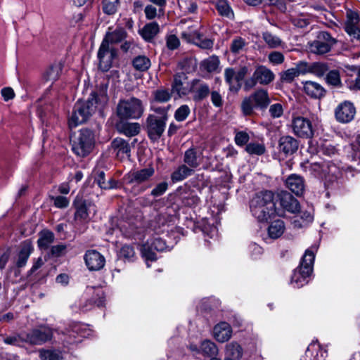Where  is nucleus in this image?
I'll use <instances>...</instances> for the list:
<instances>
[{
  "instance_id": "obj_53",
  "label": "nucleus",
  "mask_w": 360,
  "mask_h": 360,
  "mask_svg": "<svg viewBox=\"0 0 360 360\" xmlns=\"http://www.w3.org/2000/svg\"><path fill=\"white\" fill-rule=\"evenodd\" d=\"M326 81L329 85L334 86H341L340 72L337 70L329 71L326 77Z\"/></svg>"
},
{
  "instance_id": "obj_49",
  "label": "nucleus",
  "mask_w": 360,
  "mask_h": 360,
  "mask_svg": "<svg viewBox=\"0 0 360 360\" xmlns=\"http://www.w3.org/2000/svg\"><path fill=\"white\" fill-rule=\"evenodd\" d=\"M154 101L159 103H166L171 99L172 93L169 89H160L153 91Z\"/></svg>"
},
{
  "instance_id": "obj_39",
  "label": "nucleus",
  "mask_w": 360,
  "mask_h": 360,
  "mask_svg": "<svg viewBox=\"0 0 360 360\" xmlns=\"http://www.w3.org/2000/svg\"><path fill=\"white\" fill-rule=\"evenodd\" d=\"M226 354L231 360H239L243 355V349L237 342H231L226 347Z\"/></svg>"
},
{
  "instance_id": "obj_4",
  "label": "nucleus",
  "mask_w": 360,
  "mask_h": 360,
  "mask_svg": "<svg viewBox=\"0 0 360 360\" xmlns=\"http://www.w3.org/2000/svg\"><path fill=\"white\" fill-rule=\"evenodd\" d=\"M70 143L72 150L75 155L79 157H86L94 147V134L89 129H82L70 136Z\"/></svg>"
},
{
  "instance_id": "obj_29",
  "label": "nucleus",
  "mask_w": 360,
  "mask_h": 360,
  "mask_svg": "<svg viewBox=\"0 0 360 360\" xmlns=\"http://www.w3.org/2000/svg\"><path fill=\"white\" fill-rule=\"evenodd\" d=\"M187 80V76L184 72L176 73L174 76V82L172 85V90L179 96H185L188 94V88L184 86Z\"/></svg>"
},
{
  "instance_id": "obj_43",
  "label": "nucleus",
  "mask_w": 360,
  "mask_h": 360,
  "mask_svg": "<svg viewBox=\"0 0 360 360\" xmlns=\"http://www.w3.org/2000/svg\"><path fill=\"white\" fill-rule=\"evenodd\" d=\"M89 292H92V297L90 298L98 307L104 306L105 292L101 288H89Z\"/></svg>"
},
{
  "instance_id": "obj_63",
  "label": "nucleus",
  "mask_w": 360,
  "mask_h": 360,
  "mask_svg": "<svg viewBox=\"0 0 360 360\" xmlns=\"http://www.w3.org/2000/svg\"><path fill=\"white\" fill-rule=\"evenodd\" d=\"M298 75H304L307 72L311 73V64L304 61L297 63L295 67Z\"/></svg>"
},
{
  "instance_id": "obj_27",
  "label": "nucleus",
  "mask_w": 360,
  "mask_h": 360,
  "mask_svg": "<svg viewBox=\"0 0 360 360\" xmlns=\"http://www.w3.org/2000/svg\"><path fill=\"white\" fill-rule=\"evenodd\" d=\"M111 148L115 152L117 156L123 158H129L131 148L129 143L122 138H116L111 142Z\"/></svg>"
},
{
  "instance_id": "obj_24",
  "label": "nucleus",
  "mask_w": 360,
  "mask_h": 360,
  "mask_svg": "<svg viewBox=\"0 0 360 360\" xmlns=\"http://www.w3.org/2000/svg\"><path fill=\"white\" fill-rule=\"evenodd\" d=\"M253 74L258 83L262 85L270 84L275 78L273 72L264 65H258Z\"/></svg>"
},
{
  "instance_id": "obj_40",
  "label": "nucleus",
  "mask_w": 360,
  "mask_h": 360,
  "mask_svg": "<svg viewBox=\"0 0 360 360\" xmlns=\"http://www.w3.org/2000/svg\"><path fill=\"white\" fill-rule=\"evenodd\" d=\"M236 71L233 68H228L224 70V79L226 82L229 85L230 91H238L240 87L241 84L234 83Z\"/></svg>"
},
{
  "instance_id": "obj_44",
  "label": "nucleus",
  "mask_w": 360,
  "mask_h": 360,
  "mask_svg": "<svg viewBox=\"0 0 360 360\" xmlns=\"http://www.w3.org/2000/svg\"><path fill=\"white\" fill-rule=\"evenodd\" d=\"M133 67L139 71L144 72L150 67V59L145 56H138L132 61Z\"/></svg>"
},
{
  "instance_id": "obj_37",
  "label": "nucleus",
  "mask_w": 360,
  "mask_h": 360,
  "mask_svg": "<svg viewBox=\"0 0 360 360\" xmlns=\"http://www.w3.org/2000/svg\"><path fill=\"white\" fill-rule=\"evenodd\" d=\"M54 239L55 236L53 232L49 230H44L39 233V238L37 240L38 246L41 249L46 250L53 243Z\"/></svg>"
},
{
  "instance_id": "obj_57",
  "label": "nucleus",
  "mask_w": 360,
  "mask_h": 360,
  "mask_svg": "<svg viewBox=\"0 0 360 360\" xmlns=\"http://www.w3.org/2000/svg\"><path fill=\"white\" fill-rule=\"evenodd\" d=\"M166 46L169 50L177 49L180 46L179 39L175 34H169L166 37Z\"/></svg>"
},
{
  "instance_id": "obj_26",
  "label": "nucleus",
  "mask_w": 360,
  "mask_h": 360,
  "mask_svg": "<svg viewBox=\"0 0 360 360\" xmlns=\"http://www.w3.org/2000/svg\"><path fill=\"white\" fill-rule=\"evenodd\" d=\"M63 68V63L61 61L53 63L44 72V79L47 82L53 83L60 76Z\"/></svg>"
},
{
  "instance_id": "obj_58",
  "label": "nucleus",
  "mask_w": 360,
  "mask_h": 360,
  "mask_svg": "<svg viewBox=\"0 0 360 360\" xmlns=\"http://www.w3.org/2000/svg\"><path fill=\"white\" fill-rule=\"evenodd\" d=\"M150 109H151V110H153L155 112V114H152L153 115H155V117H159V119L167 120L168 108L156 107L155 105H151Z\"/></svg>"
},
{
  "instance_id": "obj_55",
  "label": "nucleus",
  "mask_w": 360,
  "mask_h": 360,
  "mask_svg": "<svg viewBox=\"0 0 360 360\" xmlns=\"http://www.w3.org/2000/svg\"><path fill=\"white\" fill-rule=\"evenodd\" d=\"M190 112V108L187 105H182L176 110L174 117L178 122H182L187 118Z\"/></svg>"
},
{
  "instance_id": "obj_2",
  "label": "nucleus",
  "mask_w": 360,
  "mask_h": 360,
  "mask_svg": "<svg viewBox=\"0 0 360 360\" xmlns=\"http://www.w3.org/2000/svg\"><path fill=\"white\" fill-rule=\"evenodd\" d=\"M97 94L92 92L86 101H78L74 105L71 115L68 118L70 128H74L84 123L96 111L97 108Z\"/></svg>"
},
{
  "instance_id": "obj_48",
  "label": "nucleus",
  "mask_w": 360,
  "mask_h": 360,
  "mask_svg": "<svg viewBox=\"0 0 360 360\" xmlns=\"http://www.w3.org/2000/svg\"><path fill=\"white\" fill-rule=\"evenodd\" d=\"M247 45V42L240 37L234 38L230 44V51L232 53L237 55L240 53Z\"/></svg>"
},
{
  "instance_id": "obj_56",
  "label": "nucleus",
  "mask_w": 360,
  "mask_h": 360,
  "mask_svg": "<svg viewBox=\"0 0 360 360\" xmlns=\"http://www.w3.org/2000/svg\"><path fill=\"white\" fill-rule=\"evenodd\" d=\"M168 188V184L166 181H162L158 184L151 191L150 195L155 198L162 195Z\"/></svg>"
},
{
  "instance_id": "obj_35",
  "label": "nucleus",
  "mask_w": 360,
  "mask_h": 360,
  "mask_svg": "<svg viewBox=\"0 0 360 360\" xmlns=\"http://www.w3.org/2000/svg\"><path fill=\"white\" fill-rule=\"evenodd\" d=\"M95 182L102 189H110L115 188L116 186V181L112 178H109L108 180L105 179V174L103 171H98L95 176Z\"/></svg>"
},
{
  "instance_id": "obj_36",
  "label": "nucleus",
  "mask_w": 360,
  "mask_h": 360,
  "mask_svg": "<svg viewBox=\"0 0 360 360\" xmlns=\"http://www.w3.org/2000/svg\"><path fill=\"white\" fill-rule=\"evenodd\" d=\"M3 342L6 345L22 347V345L26 343L25 333H15L11 335L5 336L4 337Z\"/></svg>"
},
{
  "instance_id": "obj_9",
  "label": "nucleus",
  "mask_w": 360,
  "mask_h": 360,
  "mask_svg": "<svg viewBox=\"0 0 360 360\" xmlns=\"http://www.w3.org/2000/svg\"><path fill=\"white\" fill-rule=\"evenodd\" d=\"M53 330L46 326L33 328L25 333L26 343L31 345H41L52 340Z\"/></svg>"
},
{
  "instance_id": "obj_22",
  "label": "nucleus",
  "mask_w": 360,
  "mask_h": 360,
  "mask_svg": "<svg viewBox=\"0 0 360 360\" xmlns=\"http://www.w3.org/2000/svg\"><path fill=\"white\" fill-rule=\"evenodd\" d=\"M202 161V153L198 151L195 148H190L184 152L183 157L184 164L193 170L201 165Z\"/></svg>"
},
{
  "instance_id": "obj_41",
  "label": "nucleus",
  "mask_w": 360,
  "mask_h": 360,
  "mask_svg": "<svg viewBox=\"0 0 360 360\" xmlns=\"http://www.w3.org/2000/svg\"><path fill=\"white\" fill-rule=\"evenodd\" d=\"M194 44L202 49H212L214 41L211 39L205 37L203 34L195 31Z\"/></svg>"
},
{
  "instance_id": "obj_50",
  "label": "nucleus",
  "mask_w": 360,
  "mask_h": 360,
  "mask_svg": "<svg viewBox=\"0 0 360 360\" xmlns=\"http://www.w3.org/2000/svg\"><path fill=\"white\" fill-rule=\"evenodd\" d=\"M119 6L120 0H103V10L108 15L115 14Z\"/></svg>"
},
{
  "instance_id": "obj_34",
  "label": "nucleus",
  "mask_w": 360,
  "mask_h": 360,
  "mask_svg": "<svg viewBox=\"0 0 360 360\" xmlns=\"http://www.w3.org/2000/svg\"><path fill=\"white\" fill-rule=\"evenodd\" d=\"M159 25L155 22L147 23L140 31L142 37L148 41H151L159 32Z\"/></svg>"
},
{
  "instance_id": "obj_3",
  "label": "nucleus",
  "mask_w": 360,
  "mask_h": 360,
  "mask_svg": "<svg viewBox=\"0 0 360 360\" xmlns=\"http://www.w3.org/2000/svg\"><path fill=\"white\" fill-rule=\"evenodd\" d=\"M317 248L318 247L314 245L305 251L300 265L294 271L291 277V283L294 284L295 288L302 287L308 283V278L313 270L314 252Z\"/></svg>"
},
{
  "instance_id": "obj_14",
  "label": "nucleus",
  "mask_w": 360,
  "mask_h": 360,
  "mask_svg": "<svg viewBox=\"0 0 360 360\" xmlns=\"http://www.w3.org/2000/svg\"><path fill=\"white\" fill-rule=\"evenodd\" d=\"M75 208L74 219L76 223L89 220V213L93 211L96 212L95 205L90 201L82 200L77 197L74 201Z\"/></svg>"
},
{
  "instance_id": "obj_62",
  "label": "nucleus",
  "mask_w": 360,
  "mask_h": 360,
  "mask_svg": "<svg viewBox=\"0 0 360 360\" xmlns=\"http://www.w3.org/2000/svg\"><path fill=\"white\" fill-rule=\"evenodd\" d=\"M250 139L249 135L245 131H239L236 134L235 142L238 146L247 145Z\"/></svg>"
},
{
  "instance_id": "obj_16",
  "label": "nucleus",
  "mask_w": 360,
  "mask_h": 360,
  "mask_svg": "<svg viewBox=\"0 0 360 360\" xmlns=\"http://www.w3.org/2000/svg\"><path fill=\"white\" fill-rule=\"evenodd\" d=\"M355 114V107L349 101H344L340 103L335 110V119L341 123L351 122L354 119Z\"/></svg>"
},
{
  "instance_id": "obj_15",
  "label": "nucleus",
  "mask_w": 360,
  "mask_h": 360,
  "mask_svg": "<svg viewBox=\"0 0 360 360\" xmlns=\"http://www.w3.org/2000/svg\"><path fill=\"white\" fill-rule=\"evenodd\" d=\"M167 248L165 240L160 238H155L150 243L147 242L142 245L141 254L147 261L153 262L157 259L154 250L162 252L166 250Z\"/></svg>"
},
{
  "instance_id": "obj_11",
  "label": "nucleus",
  "mask_w": 360,
  "mask_h": 360,
  "mask_svg": "<svg viewBox=\"0 0 360 360\" xmlns=\"http://www.w3.org/2000/svg\"><path fill=\"white\" fill-rule=\"evenodd\" d=\"M166 121L153 115H148L146 121V129L148 137L156 141L162 136L166 127Z\"/></svg>"
},
{
  "instance_id": "obj_8",
  "label": "nucleus",
  "mask_w": 360,
  "mask_h": 360,
  "mask_svg": "<svg viewBox=\"0 0 360 360\" xmlns=\"http://www.w3.org/2000/svg\"><path fill=\"white\" fill-rule=\"evenodd\" d=\"M154 174V168L149 167L131 172L127 174L124 178L126 181L130 184H135L141 185L145 184V185L140 187V191L143 192L152 186V184H149L148 181Z\"/></svg>"
},
{
  "instance_id": "obj_61",
  "label": "nucleus",
  "mask_w": 360,
  "mask_h": 360,
  "mask_svg": "<svg viewBox=\"0 0 360 360\" xmlns=\"http://www.w3.org/2000/svg\"><path fill=\"white\" fill-rule=\"evenodd\" d=\"M268 58L274 65L281 64L284 61V56L279 51H273L269 53Z\"/></svg>"
},
{
  "instance_id": "obj_60",
  "label": "nucleus",
  "mask_w": 360,
  "mask_h": 360,
  "mask_svg": "<svg viewBox=\"0 0 360 360\" xmlns=\"http://www.w3.org/2000/svg\"><path fill=\"white\" fill-rule=\"evenodd\" d=\"M269 111L273 118H278L283 115V108L281 103H275L270 105Z\"/></svg>"
},
{
  "instance_id": "obj_5",
  "label": "nucleus",
  "mask_w": 360,
  "mask_h": 360,
  "mask_svg": "<svg viewBox=\"0 0 360 360\" xmlns=\"http://www.w3.org/2000/svg\"><path fill=\"white\" fill-rule=\"evenodd\" d=\"M143 112L142 101L135 97L120 100L117 105V115L121 120L139 119Z\"/></svg>"
},
{
  "instance_id": "obj_25",
  "label": "nucleus",
  "mask_w": 360,
  "mask_h": 360,
  "mask_svg": "<svg viewBox=\"0 0 360 360\" xmlns=\"http://www.w3.org/2000/svg\"><path fill=\"white\" fill-rule=\"evenodd\" d=\"M231 327L226 322H221L216 325L214 328V338L217 341L220 342L228 341L231 338Z\"/></svg>"
},
{
  "instance_id": "obj_59",
  "label": "nucleus",
  "mask_w": 360,
  "mask_h": 360,
  "mask_svg": "<svg viewBox=\"0 0 360 360\" xmlns=\"http://www.w3.org/2000/svg\"><path fill=\"white\" fill-rule=\"evenodd\" d=\"M299 75L295 68H290L281 75V80L285 82H291Z\"/></svg>"
},
{
  "instance_id": "obj_13",
  "label": "nucleus",
  "mask_w": 360,
  "mask_h": 360,
  "mask_svg": "<svg viewBox=\"0 0 360 360\" xmlns=\"http://www.w3.org/2000/svg\"><path fill=\"white\" fill-rule=\"evenodd\" d=\"M345 30L350 37L352 41H360V18L359 14L352 10H348L346 14Z\"/></svg>"
},
{
  "instance_id": "obj_31",
  "label": "nucleus",
  "mask_w": 360,
  "mask_h": 360,
  "mask_svg": "<svg viewBox=\"0 0 360 360\" xmlns=\"http://www.w3.org/2000/svg\"><path fill=\"white\" fill-rule=\"evenodd\" d=\"M195 170L185 164L179 165L171 174L172 182H179L193 174Z\"/></svg>"
},
{
  "instance_id": "obj_51",
  "label": "nucleus",
  "mask_w": 360,
  "mask_h": 360,
  "mask_svg": "<svg viewBox=\"0 0 360 360\" xmlns=\"http://www.w3.org/2000/svg\"><path fill=\"white\" fill-rule=\"evenodd\" d=\"M39 356L41 360H61L63 359L59 351L50 349H41Z\"/></svg>"
},
{
  "instance_id": "obj_1",
  "label": "nucleus",
  "mask_w": 360,
  "mask_h": 360,
  "mask_svg": "<svg viewBox=\"0 0 360 360\" xmlns=\"http://www.w3.org/2000/svg\"><path fill=\"white\" fill-rule=\"evenodd\" d=\"M274 195L270 191L257 193L250 202L252 214L259 221H266L276 213Z\"/></svg>"
},
{
  "instance_id": "obj_23",
  "label": "nucleus",
  "mask_w": 360,
  "mask_h": 360,
  "mask_svg": "<svg viewBox=\"0 0 360 360\" xmlns=\"http://www.w3.org/2000/svg\"><path fill=\"white\" fill-rule=\"evenodd\" d=\"M285 185L296 195H301L304 191V181L303 178L297 174L290 175L286 181Z\"/></svg>"
},
{
  "instance_id": "obj_18",
  "label": "nucleus",
  "mask_w": 360,
  "mask_h": 360,
  "mask_svg": "<svg viewBox=\"0 0 360 360\" xmlns=\"http://www.w3.org/2000/svg\"><path fill=\"white\" fill-rule=\"evenodd\" d=\"M299 148V141L291 136H283L278 140V151L285 157L294 154Z\"/></svg>"
},
{
  "instance_id": "obj_54",
  "label": "nucleus",
  "mask_w": 360,
  "mask_h": 360,
  "mask_svg": "<svg viewBox=\"0 0 360 360\" xmlns=\"http://www.w3.org/2000/svg\"><path fill=\"white\" fill-rule=\"evenodd\" d=\"M219 65V58L216 56L209 57L202 63L204 68L209 72L215 71Z\"/></svg>"
},
{
  "instance_id": "obj_52",
  "label": "nucleus",
  "mask_w": 360,
  "mask_h": 360,
  "mask_svg": "<svg viewBox=\"0 0 360 360\" xmlns=\"http://www.w3.org/2000/svg\"><path fill=\"white\" fill-rule=\"evenodd\" d=\"M328 70V66L326 63L316 62L311 64V73L317 77H323Z\"/></svg>"
},
{
  "instance_id": "obj_6",
  "label": "nucleus",
  "mask_w": 360,
  "mask_h": 360,
  "mask_svg": "<svg viewBox=\"0 0 360 360\" xmlns=\"http://www.w3.org/2000/svg\"><path fill=\"white\" fill-rule=\"evenodd\" d=\"M269 103L270 98L268 92L263 89H260L243 101L241 108L244 115H250L253 113L254 108L264 110Z\"/></svg>"
},
{
  "instance_id": "obj_42",
  "label": "nucleus",
  "mask_w": 360,
  "mask_h": 360,
  "mask_svg": "<svg viewBox=\"0 0 360 360\" xmlns=\"http://www.w3.org/2000/svg\"><path fill=\"white\" fill-rule=\"evenodd\" d=\"M216 8L219 13L230 20L233 19L234 14L226 0H219L217 3Z\"/></svg>"
},
{
  "instance_id": "obj_30",
  "label": "nucleus",
  "mask_w": 360,
  "mask_h": 360,
  "mask_svg": "<svg viewBox=\"0 0 360 360\" xmlns=\"http://www.w3.org/2000/svg\"><path fill=\"white\" fill-rule=\"evenodd\" d=\"M32 250L33 248L29 242H24L22 243L16 260V266L18 268H22L26 265L27 259H29Z\"/></svg>"
},
{
  "instance_id": "obj_12",
  "label": "nucleus",
  "mask_w": 360,
  "mask_h": 360,
  "mask_svg": "<svg viewBox=\"0 0 360 360\" xmlns=\"http://www.w3.org/2000/svg\"><path fill=\"white\" fill-rule=\"evenodd\" d=\"M117 56V50L113 47L101 43L98 51L99 68L103 71H108L112 65L113 60Z\"/></svg>"
},
{
  "instance_id": "obj_28",
  "label": "nucleus",
  "mask_w": 360,
  "mask_h": 360,
  "mask_svg": "<svg viewBox=\"0 0 360 360\" xmlns=\"http://www.w3.org/2000/svg\"><path fill=\"white\" fill-rule=\"evenodd\" d=\"M304 91L310 97L321 98L326 94L325 89L319 83L307 81L304 83Z\"/></svg>"
},
{
  "instance_id": "obj_19",
  "label": "nucleus",
  "mask_w": 360,
  "mask_h": 360,
  "mask_svg": "<svg viewBox=\"0 0 360 360\" xmlns=\"http://www.w3.org/2000/svg\"><path fill=\"white\" fill-rule=\"evenodd\" d=\"M190 91L193 94L195 101H201L210 93L209 85L200 79H193L190 86Z\"/></svg>"
},
{
  "instance_id": "obj_17",
  "label": "nucleus",
  "mask_w": 360,
  "mask_h": 360,
  "mask_svg": "<svg viewBox=\"0 0 360 360\" xmlns=\"http://www.w3.org/2000/svg\"><path fill=\"white\" fill-rule=\"evenodd\" d=\"M84 259L90 271H98L103 269L105 263L104 257L95 250L86 251Z\"/></svg>"
},
{
  "instance_id": "obj_64",
  "label": "nucleus",
  "mask_w": 360,
  "mask_h": 360,
  "mask_svg": "<svg viewBox=\"0 0 360 360\" xmlns=\"http://www.w3.org/2000/svg\"><path fill=\"white\" fill-rule=\"evenodd\" d=\"M120 254L121 257L130 259L134 257L135 252L133 247L125 245L122 247Z\"/></svg>"
},
{
  "instance_id": "obj_38",
  "label": "nucleus",
  "mask_w": 360,
  "mask_h": 360,
  "mask_svg": "<svg viewBox=\"0 0 360 360\" xmlns=\"http://www.w3.org/2000/svg\"><path fill=\"white\" fill-rule=\"evenodd\" d=\"M285 224L282 220L278 219L274 221L268 229V233L271 238L276 239L279 238L284 232Z\"/></svg>"
},
{
  "instance_id": "obj_10",
  "label": "nucleus",
  "mask_w": 360,
  "mask_h": 360,
  "mask_svg": "<svg viewBox=\"0 0 360 360\" xmlns=\"http://www.w3.org/2000/svg\"><path fill=\"white\" fill-rule=\"evenodd\" d=\"M293 133L302 139H311L314 134V127L311 122L307 117L297 116L292 121Z\"/></svg>"
},
{
  "instance_id": "obj_33",
  "label": "nucleus",
  "mask_w": 360,
  "mask_h": 360,
  "mask_svg": "<svg viewBox=\"0 0 360 360\" xmlns=\"http://www.w3.org/2000/svg\"><path fill=\"white\" fill-rule=\"evenodd\" d=\"M117 129L120 133L131 137L139 133L140 125L138 123L120 122L117 124Z\"/></svg>"
},
{
  "instance_id": "obj_47",
  "label": "nucleus",
  "mask_w": 360,
  "mask_h": 360,
  "mask_svg": "<svg viewBox=\"0 0 360 360\" xmlns=\"http://www.w3.org/2000/svg\"><path fill=\"white\" fill-rule=\"evenodd\" d=\"M245 151L250 155H262L266 152V147L263 143L252 142L246 145Z\"/></svg>"
},
{
  "instance_id": "obj_7",
  "label": "nucleus",
  "mask_w": 360,
  "mask_h": 360,
  "mask_svg": "<svg viewBox=\"0 0 360 360\" xmlns=\"http://www.w3.org/2000/svg\"><path fill=\"white\" fill-rule=\"evenodd\" d=\"M337 43L328 32H319L316 39L309 43V49L311 53L316 55H323L330 51L332 47Z\"/></svg>"
},
{
  "instance_id": "obj_32",
  "label": "nucleus",
  "mask_w": 360,
  "mask_h": 360,
  "mask_svg": "<svg viewBox=\"0 0 360 360\" xmlns=\"http://www.w3.org/2000/svg\"><path fill=\"white\" fill-rule=\"evenodd\" d=\"M324 171L326 172L325 184L327 186L337 181L342 175V171L334 164H328L327 169Z\"/></svg>"
},
{
  "instance_id": "obj_45",
  "label": "nucleus",
  "mask_w": 360,
  "mask_h": 360,
  "mask_svg": "<svg viewBox=\"0 0 360 360\" xmlns=\"http://www.w3.org/2000/svg\"><path fill=\"white\" fill-rule=\"evenodd\" d=\"M200 352L205 356H215L218 354V348L213 342L204 340L200 345Z\"/></svg>"
},
{
  "instance_id": "obj_20",
  "label": "nucleus",
  "mask_w": 360,
  "mask_h": 360,
  "mask_svg": "<svg viewBox=\"0 0 360 360\" xmlns=\"http://www.w3.org/2000/svg\"><path fill=\"white\" fill-rule=\"evenodd\" d=\"M280 204L283 209L291 212L297 213L300 210L298 200L288 191H281L279 194Z\"/></svg>"
},
{
  "instance_id": "obj_21",
  "label": "nucleus",
  "mask_w": 360,
  "mask_h": 360,
  "mask_svg": "<svg viewBox=\"0 0 360 360\" xmlns=\"http://www.w3.org/2000/svg\"><path fill=\"white\" fill-rule=\"evenodd\" d=\"M127 32L124 27H117L114 30L109 28L106 32L102 43L110 46V44H118L126 39Z\"/></svg>"
},
{
  "instance_id": "obj_46",
  "label": "nucleus",
  "mask_w": 360,
  "mask_h": 360,
  "mask_svg": "<svg viewBox=\"0 0 360 360\" xmlns=\"http://www.w3.org/2000/svg\"><path fill=\"white\" fill-rule=\"evenodd\" d=\"M262 38L268 46L271 49L278 48L283 44L282 40L278 36L269 32H264L262 34Z\"/></svg>"
}]
</instances>
